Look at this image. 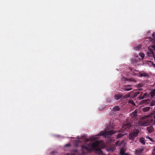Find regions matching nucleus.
Segmentation results:
<instances>
[{
  "label": "nucleus",
  "mask_w": 155,
  "mask_h": 155,
  "mask_svg": "<svg viewBox=\"0 0 155 155\" xmlns=\"http://www.w3.org/2000/svg\"><path fill=\"white\" fill-rule=\"evenodd\" d=\"M115 133L114 131L113 130L101 131L99 134L94 136L89 139H86L85 140L86 142L91 141V142H93V143L91 144H88L86 146H82V149L83 152L85 150L87 151L94 150L96 153H101L102 152L101 148L104 147L105 146V145L102 141H99L97 140V137L101 136L104 138L106 137H109V136H110Z\"/></svg>",
  "instance_id": "obj_1"
},
{
  "label": "nucleus",
  "mask_w": 155,
  "mask_h": 155,
  "mask_svg": "<svg viewBox=\"0 0 155 155\" xmlns=\"http://www.w3.org/2000/svg\"><path fill=\"white\" fill-rule=\"evenodd\" d=\"M152 115H150L146 116L140 120L137 123V125L139 126L144 127L150 124H152Z\"/></svg>",
  "instance_id": "obj_2"
},
{
  "label": "nucleus",
  "mask_w": 155,
  "mask_h": 155,
  "mask_svg": "<svg viewBox=\"0 0 155 155\" xmlns=\"http://www.w3.org/2000/svg\"><path fill=\"white\" fill-rule=\"evenodd\" d=\"M153 50L155 51V45H153L149 48L148 51L147 52V55L149 57H153L155 59V55L154 54Z\"/></svg>",
  "instance_id": "obj_3"
},
{
  "label": "nucleus",
  "mask_w": 155,
  "mask_h": 155,
  "mask_svg": "<svg viewBox=\"0 0 155 155\" xmlns=\"http://www.w3.org/2000/svg\"><path fill=\"white\" fill-rule=\"evenodd\" d=\"M139 133V131L135 130H134L129 135V138L130 140H133L134 138L137 136Z\"/></svg>",
  "instance_id": "obj_4"
},
{
  "label": "nucleus",
  "mask_w": 155,
  "mask_h": 155,
  "mask_svg": "<svg viewBox=\"0 0 155 155\" xmlns=\"http://www.w3.org/2000/svg\"><path fill=\"white\" fill-rule=\"evenodd\" d=\"M131 126L130 124L126 123L123 124L122 128V130L123 131L125 130L127 128H128Z\"/></svg>",
  "instance_id": "obj_5"
},
{
  "label": "nucleus",
  "mask_w": 155,
  "mask_h": 155,
  "mask_svg": "<svg viewBox=\"0 0 155 155\" xmlns=\"http://www.w3.org/2000/svg\"><path fill=\"white\" fill-rule=\"evenodd\" d=\"M139 76L140 77H144L146 78H148L149 77V75L144 72H141L139 73Z\"/></svg>",
  "instance_id": "obj_6"
},
{
  "label": "nucleus",
  "mask_w": 155,
  "mask_h": 155,
  "mask_svg": "<svg viewBox=\"0 0 155 155\" xmlns=\"http://www.w3.org/2000/svg\"><path fill=\"white\" fill-rule=\"evenodd\" d=\"M130 115L132 118H135L137 116V111L136 110H135L134 111L132 112Z\"/></svg>",
  "instance_id": "obj_7"
},
{
  "label": "nucleus",
  "mask_w": 155,
  "mask_h": 155,
  "mask_svg": "<svg viewBox=\"0 0 155 155\" xmlns=\"http://www.w3.org/2000/svg\"><path fill=\"white\" fill-rule=\"evenodd\" d=\"M144 148L143 147H141L137 150H135V152L136 153H141L143 151V150Z\"/></svg>",
  "instance_id": "obj_8"
},
{
  "label": "nucleus",
  "mask_w": 155,
  "mask_h": 155,
  "mask_svg": "<svg viewBox=\"0 0 155 155\" xmlns=\"http://www.w3.org/2000/svg\"><path fill=\"white\" fill-rule=\"evenodd\" d=\"M147 130L149 133H151L153 131V128L152 127H147Z\"/></svg>",
  "instance_id": "obj_9"
},
{
  "label": "nucleus",
  "mask_w": 155,
  "mask_h": 155,
  "mask_svg": "<svg viewBox=\"0 0 155 155\" xmlns=\"http://www.w3.org/2000/svg\"><path fill=\"white\" fill-rule=\"evenodd\" d=\"M139 141L141 143L143 144H145V139L143 137H141L139 138Z\"/></svg>",
  "instance_id": "obj_10"
},
{
  "label": "nucleus",
  "mask_w": 155,
  "mask_h": 155,
  "mask_svg": "<svg viewBox=\"0 0 155 155\" xmlns=\"http://www.w3.org/2000/svg\"><path fill=\"white\" fill-rule=\"evenodd\" d=\"M120 108L118 106H116L114 107L113 108V110L114 111H116L119 110Z\"/></svg>",
  "instance_id": "obj_11"
},
{
  "label": "nucleus",
  "mask_w": 155,
  "mask_h": 155,
  "mask_svg": "<svg viewBox=\"0 0 155 155\" xmlns=\"http://www.w3.org/2000/svg\"><path fill=\"white\" fill-rule=\"evenodd\" d=\"M126 87H128V88H124V90L129 91L131 90L132 89L131 88V86L130 85H128Z\"/></svg>",
  "instance_id": "obj_12"
},
{
  "label": "nucleus",
  "mask_w": 155,
  "mask_h": 155,
  "mask_svg": "<svg viewBox=\"0 0 155 155\" xmlns=\"http://www.w3.org/2000/svg\"><path fill=\"white\" fill-rule=\"evenodd\" d=\"M121 96L122 95H121L120 94H117L115 95L114 98L115 99L118 100L120 98Z\"/></svg>",
  "instance_id": "obj_13"
},
{
  "label": "nucleus",
  "mask_w": 155,
  "mask_h": 155,
  "mask_svg": "<svg viewBox=\"0 0 155 155\" xmlns=\"http://www.w3.org/2000/svg\"><path fill=\"white\" fill-rule=\"evenodd\" d=\"M150 115H152V124H155V115L154 116H153V115L152 114Z\"/></svg>",
  "instance_id": "obj_14"
},
{
  "label": "nucleus",
  "mask_w": 155,
  "mask_h": 155,
  "mask_svg": "<svg viewBox=\"0 0 155 155\" xmlns=\"http://www.w3.org/2000/svg\"><path fill=\"white\" fill-rule=\"evenodd\" d=\"M150 109V107H146L143 108L142 110L143 112H147Z\"/></svg>",
  "instance_id": "obj_15"
},
{
  "label": "nucleus",
  "mask_w": 155,
  "mask_h": 155,
  "mask_svg": "<svg viewBox=\"0 0 155 155\" xmlns=\"http://www.w3.org/2000/svg\"><path fill=\"white\" fill-rule=\"evenodd\" d=\"M150 94L152 97L155 96V89L154 90L150 92Z\"/></svg>",
  "instance_id": "obj_16"
},
{
  "label": "nucleus",
  "mask_w": 155,
  "mask_h": 155,
  "mask_svg": "<svg viewBox=\"0 0 155 155\" xmlns=\"http://www.w3.org/2000/svg\"><path fill=\"white\" fill-rule=\"evenodd\" d=\"M115 150V148L114 147H112L110 148L107 149V150L108 151H113Z\"/></svg>",
  "instance_id": "obj_17"
},
{
  "label": "nucleus",
  "mask_w": 155,
  "mask_h": 155,
  "mask_svg": "<svg viewBox=\"0 0 155 155\" xmlns=\"http://www.w3.org/2000/svg\"><path fill=\"white\" fill-rule=\"evenodd\" d=\"M139 55L142 58L144 57V54L142 53H139Z\"/></svg>",
  "instance_id": "obj_18"
},
{
  "label": "nucleus",
  "mask_w": 155,
  "mask_h": 155,
  "mask_svg": "<svg viewBox=\"0 0 155 155\" xmlns=\"http://www.w3.org/2000/svg\"><path fill=\"white\" fill-rule=\"evenodd\" d=\"M123 135H123V134H119L117 136V138H120V137H122Z\"/></svg>",
  "instance_id": "obj_19"
},
{
  "label": "nucleus",
  "mask_w": 155,
  "mask_h": 155,
  "mask_svg": "<svg viewBox=\"0 0 155 155\" xmlns=\"http://www.w3.org/2000/svg\"><path fill=\"white\" fill-rule=\"evenodd\" d=\"M146 138L147 139H149L150 141H153V140L150 137H148V136H146Z\"/></svg>",
  "instance_id": "obj_20"
},
{
  "label": "nucleus",
  "mask_w": 155,
  "mask_h": 155,
  "mask_svg": "<svg viewBox=\"0 0 155 155\" xmlns=\"http://www.w3.org/2000/svg\"><path fill=\"white\" fill-rule=\"evenodd\" d=\"M144 97V96H139V99L140 100L143 99Z\"/></svg>",
  "instance_id": "obj_21"
},
{
  "label": "nucleus",
  "mask_w": 155,
  "mask_h": 155,
  "mask_svg": "<svg viewBox=\"0 0 155 155\" xmlns=\"http://www.w3.org/2000/svg\"><path fill=\"white\" fill-rule=\"evenodd\" d=\"M129 103L133 104L134 105H135V103H134L133 101L131 100V101H130Z\"/></svg>",
  "instance_id": "obj_22"
},
{
  "label": "nucleus",
  "mask_w": 155,
  "mask_h": 155,
  "mask_svg": "<svg viewBox=\"0 0 155 155\" xmlns=\"http://www.w3.org/2000/svg\"><path fill=\"white\" fill-rule=\"evenodd\" d=\"M122 80L123 81H126L127 80V79L125 78H122Z\"/></svg>",
  "instance_id": "obj_23"
},
{
  "label": "nucleus",
  "mask_w": 155,
  "mask_h": 155,
  "mask_svg": "<svg viewBox=\"0 0 155 155\" xmlns=\"http://www.w3.org/2000/svg\"><path fill=\"white\" fill-rule=\"evenodd\" d=\"M119 144H120V142L119 141H117V142L116 143H115V144L116 145H119Z\"/></svg>",
  "instance_id": "obj_24"
},
{
  "label": "nucleus",
  "mask_w": 155,
  "mask_h": 155,
  "mask_svg": "<svg viewBox=\"0 0 155 155\" xmlns=\"http://www.w3.org/2000/svg\"><path fill=\"white\" fill-rule=\"evenodd\" d=\"M152 105H154L155 104V101H153L152 102Z\"/></svg>",
  "instance_id": "obj_25"
},
{
  "label": "nucleus",
  "mask_w": 155,
  "mask_h": 155,
  "mask_svg": "<svg viewBox=\"0 0 155 155\" xmlns=\"http://www.w3.org/2000/svg\"><path fill=\"white\" fill-rule=\"evenodd\" d=\"M70 146V144H66L65 145V146L66 147H68V146Z\"/></svg>",
  "instance_id": "obj_26"
},
{
  "label": "nucleus",
  "mask_w": 155,
  "mask_h": 155,
  "mask_svg": "<svg viewBox=\"0 0 155 155\" xmlns=\"http://www.w3.org/2000/svg\"><path fill=\"white\" fill-rule=\"evenodd\" d=\"M152 64L153 67L155 68V64H153V63H152Z\"/></svg>",
  "instance_id": "obj_27"
},
{
  "label": "nucleus",
  "mask_w": 155,
  "mask_h": 155,
  "mask_svg": "<svg viewBox=\"0 0 155 155\" xmlns=\"http://www.w3.org/2000/svg\"><path fill=\"white\" fill-rule=\"evenodd\" d=\"M147 95V94H146V93H145V94H143V96H144V97H145V96H146Z\"/></svg>",
  "instance_id": "obj_28"
},
{
  "label": "nucleus",
  "mask_w": 155,
  "mask_h": 155,
  "mask_svg": "<svg viewBox=\"0 0 155 155\" xmlns=\"http://www.w3.org/2000/svg\"><path fill=\"white\" fill-rule=\"evenodd\" d=\"M147 101V100H143V101H144V102H146Z\"/></svg>",
  "instance_id": "obj_29"
},
{
  "label": "nucleus",
  "mask_w": 155,
  "mask_h": 155,
  "mask_svg": "<svg viewBox=\"0 0 155 155\" xmlns=\"http://www.w3.org/2000/svg\"><path fill=\"white\" fill-rule=\"evenodd\" d=\"M66 155H71L70 154H69L68 153Z\"/></svg>",
  "instance_id": "obj_30"
},
{
  "label": "nucleus",
  "mask_w": 155,
  "mask_h": 155,
  "mask_svg": "<svg viewBox=\"0 0 155 155\" xmlns=\"http://www.w3.org/2000/svg\"><path fill=\"white\" fill-rule=\"evenodd\" d=\"M51 155H54L53 154V153H51Z\"/></svg>",
  "instance_id": "obj_31"
},
{
  "label": "nucleus",
  "mask_w": 155,
  "mask_h": 155,
  "mask_svg": "<svg viewBox=\"0 0 155 155\" xmlns=\"http://www.w3.org/2000/svg\"><path fill=\"white\" fill-rule=\"evenodd\" d=\"M139 94V92H138L137 94Z\"/></svg>",
  "instance_id": "obj_32"
},
{
  "label": "nucleus",
  "mask_w": 155,
  "mask_h": 155,
  "mask_svg": "<svg viewBox=\"0 0 155 155\" xmlns=\"http://www.w3.org/2000/svg\"><path fill=\"white\" fill-rule=\"evenodd\" d=\"M108 139H110V138H108Z\"/></svg>",
  "instance_id": "obj_33"
}]
</instances>
